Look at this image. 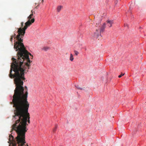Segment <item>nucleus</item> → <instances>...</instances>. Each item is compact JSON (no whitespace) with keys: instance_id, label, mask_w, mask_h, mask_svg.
Masks as SVG:
<instances>
[{"instance_id":"f257e3e1","label":"nucleus","mask_w":146,"mask_h":146,"mask_svg":"<svg viewBox=\"0 0 146 146\" xmlns=\"http://www.w3.org/2000/svg\"><path fill=\"white\" fill-rule=\"evenodd\" d=\"M31 63L25 61L21 64L19 63L11 65L9 76L11 78H14V81L16 86L13 96L12 101L10 103L13 106H15L17 103H19V102L25 100H26L27 101V88L25 86L24 91L23 85V81L25 79V71L27 66L28 67V69L29 68Z\"/></svg>"},{"instance_id":"f03ea898","label":"nucleus","mask_w":146,"mask_h":146,"mask_svg":"<svg viewBox=\"0 0 146 146\" xmlns=\"http://www.w3.org/2000/svg\"><path fill=\"white\" fill-rule=\"evenodd\" d=\"M21 101L15 106H13L14 108L15 114L13 119L17 120L12 126V130H15L16 131L18 134V140L23 142L25 141V133L28 130L26 126L28 125L27 122V121L30 123V117L28 112L29 103L27 102L26 100Z\"/></svg>"},{"instance_id":"7ed1b4c3","label":"nucleus","mask_w":146,"mask_h":146,"mask_svg":"<svg viewBox=\"0 0 146 146\" xmlns=\"http://www.w3.org/2000/svg\"><path fill=\"white\" fill-rule=\"evenodd\" d=\"M17 33L18 34L16 35L15 34L11 36L10 40L11 42L12 45H13L12 41L13 38L14 40V48L16 51H17V58L16 59L13 58L12 60L13 62L11 65H15L25 61L31 62L32 61L30 60L29 58V55L32 57L31 59L33 58V56L26 49V48L23 43V36H19V38L17 37L19 35L18 30Z\"/></svg>"},{"instance_id":"20e7f679","label":"nucleus","mask_w":146,"mask_h":146,"mask_svg":"<svg viewBox=\"0 0 146 146\" xmlns=\"http://www.w3.org/2000/svg\"><path fill=\"white\" fill-rule=\"evenodd\" d=\"M33 14H31L27 17L28 21L25 23V26L23 28H18L19 35L17 37L19 38V36H23L25 33V30L35 21V19L33 17Z\"/></svg>"},{"instance_id":"39448f33","label":"nucleus","mask_w":146,"mask_h":146,"mask_svg":"<svg viewBox=\"0 0 146 146\" xmlns=\"http://www.w3.org/2000/svg\"><path fill=\"white\" fill-rule=\"evenodd\" d=\"M106 24L104 23L102 25L101 23H99L98 24H96V31L94 33V36L98 38L100 37H101V33L103 32L104 30L106 27Z\"/></svg>"},{"instance_id":"423d86ee","label":"nucleus","mask_w":146,"mask_h":146,"mask_svg":"<svg viewBox=\"0 0 146 146\" xmlns=\"http://www.w3.org/2000/svg\"><path fill=\"white\" fill-rule=\"evenodd\" d=\"M25 136L24 138L25 141L22 142V141L21 142V141L19 140V141L18 140V135H17V136L16 137V141H17V143L18 145V146H29L27 144H26V145H25V143H26L25 139Z\"/></svg>"},{"instance_id":"0eeeda50","label":"nucleus","mask_w":146,"mask_h":146,"mask_svg":"<svg viewBox=\"0 0 146 146\" xmlns=\"http://www.w3.org/2000/svg\"><path fill=\"white\" fill-rule=\"evenodd\" d=\"M9 140L10 142H12L11 144H12V146H17V143H16V141L14 140L13 136L11 135L9 136Z\"/></svg>"},{"instance_id":"6e6552de","label":"nucleus","mask_w":146,"mask_h":146,"mask_svg":"<svg viewBox=\"0 0 146 146\" xmlns=\"http://www.w3.org/2000/svg\"><path fill=\"white\" fill-rule=\"evenodd\" d=\"M106 22L108 24V25L110 27H111L112 26V24L113 23V21L112 20H108Z\"/></svg>"},{"instance_id":"1a4fd4ad","label":"nucleus","mask_w":146,"mask_h":146,"mask_svg":"<svg viewBox=\"0 0 146 146\" xmlns=\"http://www.w3.org/2000/svg\"><path fill=\"white\" fill-rule=\"evenodd\" d=\"M62 6L61 5L58 6L57 8V11L58 12H59L60 11L61 9L62 8Z\"/></svg>"},{"instance_id":"9d476101","label":"nucleus","mask_w":146,"mask_h":146,"mask_svg":"<svg viewBox=\"0 0 146 146\" xmlns=\"http://www.w3.org/2000/svg\"><path fill=\"white\" fill-rule=\"evenodd\" d=\"M70 60L71 61H73V60H74V58H73V55L72 54H70Z\"/></svg>"},{"instance_id":"9b49d317","label":"nucleus","mask_w":146,"mask_h":146,"mask_svg":"<svg viewBox=\"0 0 146 146\" xmlns=\"http://www.w3.org/2000/svg\"><path fill=\"white\" fill-rule=\"evenodd\" d=\"M49 48L47 47H44L43 48H42V50L45 51H47L48 49H49Z\"/></svg>"},{"instance_id":"f8f14e48","label":"nucleus","mask_w":146,"mask_h":146,"mask_svg":"<svg viewBox=\"0 0 146 146\" xmlns=\"http://www.w3.org/2000/svg\"><path fill=\"white\" fill-rule=\"evenodd\" d=\"M76 87L78 89L80 90H82L83 89L82 88H81L79 85H76Z\"/></svg>"},{"instance_id":"ddd939ff","label":"nucleus","mask_w":146,"mask_h":146,"mask_svg":"<svg viewBox=\"0 0 146 146\" xmlns=\"http://www.w3.org/2000/svg\"><path fill=\"white\" fill-rule=\"evenodd\" d=\"M57 129V126L56 125L55 127L53 129V132H55L56 130Z\"/></svg>"},{"instance_id":"4468645a","label":"nucleus","mask_w":146,"mask_h":146,"mask_svg":"<svg viewBox=\"0 0 146 146\" xmlns=\"http://www.w3.org/2000/svg\"><path fill=\"white\" fill-rule=\"evenodd\" d=\"M74 52L75 55L77 56L78 55V54H79V52L76 50H74Z\"/></svg>"},{"instance_id":"2eb2a0df","label":"nucleus","mask_w":146,"mask_h":146,"mask_svg":"<svg viewBox=\"0 0 146 146\" xmlns=\"http://www.w3.org/2000/svg\"><path fill=\"white\" fill-rule=\"evenodd\" d=\"M124 75V74H121V75H119L118 76V77L119 78H121L122 76H123Z\"/></svg>"},{"instance_id":"dca6fc26","label":"nucleus","mask_w":146,"mask_h":146,"mask_svg":"<svg viewBox=\"0 0 146 146\" xmlns=\"http://www.w3.org/2000/svg\"><path fill=\"white\" fill-rule=\"evenodd\" d=\"M23 24H24V23L23 22H22L21 23V28H22V27H23Z\"/></svg>"},{"instance_id":"f3484780","label":"nucleus","mask_w":146,"mask_h":146,"mask_svg":"<svg viewBox=\"0 0 146 146\" xmlns=\"http://www.w3.org/2000/svg\"><path fill=\"white\" fill-rule=\"evenodd\" d=\"M31 14H33V13H35V12H34V11H33L32 10L31 11Z\"/></svg>"},{"instance_id":"a211bd4d","label":"nucleus","mask_w":146,"mask_h":146,"mask_svg":"<svg viewBox=\"0 0 146 146\" xmlns=\"http://www.w3.org/2000/svg\"><path fill=\"white\" fill-rule=\"evenodd\" d=\"M43 0H42V1H43Z\"/></svg>"},{"instance_id":"6ab92c4d","label":"nucleus","mask_w":146,"mask_h":146,"mask_svg":"<svg viewBox=\"0 0 146 146\" xmlns=\"http://www.w3.org/2000/svg\"><path fill=\"white\" fill-rule=\"evenodd\" d=\"M9 146H10V145H9Z\"/></svg>"}]
</instances>
